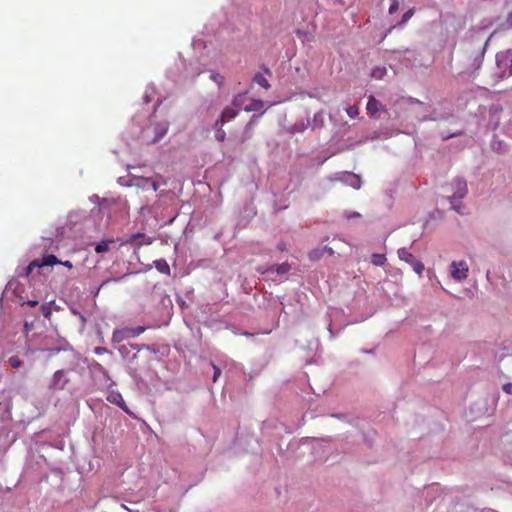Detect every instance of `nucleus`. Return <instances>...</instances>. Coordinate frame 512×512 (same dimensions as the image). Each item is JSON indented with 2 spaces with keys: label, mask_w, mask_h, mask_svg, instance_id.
Listing matches in <instances>:
<instances>
[{
  "label": "nucleus",
  "mask_w": 512,
  "mask_h": 512,
  "mask_svg": "<svg viewBox=\"0 0 512 512\" xmlns=\"http://www.w3.org/2000/svg\"><path fill=\"white\" fill-rule=\"evenodd\" d=\"M448 189L452 192V194L447 197L451 204V209L462 214V199H464L468 194L466 180L463 177H455L448 184Z\"/></svg>",
  "instance_id": "obj_1"
},
{
  "label": "nucleus",
  "mask_w": 512,
  "mask_h": 512,
  "mask_svg": "<svg viewBox=\"0 0 512 512\" xmlns=\"http://www.w3.org/2000/svg\"><path fill=\"white\" fill-rule=\"evenodd\" d=\"M494 33L495 32H493L488 37V39L485 41L483 47L479 51H477L471 55V59H470L471 62L467 65V67L464 70H462L459 73V75L461 77L474 78L478 74V71L480 70V68L483 64L487 47H488L489 42H490L492 36L494 35Z\"/></svg>",
  "instance_id": "obj_2"
},
{
  "label": "nucleus",
  "mask_w": 512,
  "mask_h": 512,
  "mask_svg": "<svg viewBox=\"0 0 512 512\" xmlns=\"http://www.w3.org/2000/svg\"><path fill=\"white\" fill-rule=\"evenodd\" d=\"M169 122L166 120L156 122L152 128L147 127L142 130L141 137L148 144H154L160 141L168 132Z\"/></svg>",
  "instance_id": "obj_3"
},
{
  "label": "nucleus",
  "mask_w": 512,
  "mask_h": 512,
  "mask_svg": "<svg viewBox=\"0 0 512 512\" xmlns=\"http://www.w3.org/2000/svg\"><path fill=\"white\" fill-rule=\"evenodd\" d=\"M54 264H63L68 268H72V263L70 261L61 262L57 259L56 256L50 254L43 257L42 260L36 259L33 260L25 269V276H29L33 273L35 269L38 270V273H45L44 270L48 267L53 266Z\"/></svg>",
  "instance_id": "obj_4"
},
{
  "label": "nucleus",
  "mask_w": 512,
  "mask_h": 512,
  "mask_svg": "<svg viewBox=\"0 0 512 512\" xmlns=\"http://www.w3.org/2000/svg\"><path fill=\"white\" fill-rule=\"evenodd\" d=\"M497 75L500 79L512 76V49L496 54Z\"/></svg>",
  "instance_id": "obj_5"
},
{
  "label": "nucleus",
  "mask_w": 512,
  "mask_h": 512,
  "mask_svg": "<svg viewBox=\"0 0 512 512\" xmlns=\"http://www.w3.org/2000/svg\"><path fill=\"white\" fill-rule=\"evenodd\" d=\"M118 183L124 186H136L141 189H151L157 191L159 186L152 178L132 176L129 181L125 177H119Z\"/></svg>",
  "instance_id": "obj_6"
},
{
  "label": "nucleus",
  "mask_w": 512,
  "mask_h": 512,
  "mask_svg": "<svg viewBox=\"0 0 512 512\" xmlns=\"http://www.w3.org/2000/svg\"><path fill=\"white\" fill-rule=\"evenodd\" d=\"M145 330L146 328L144 326L115 329L112 334V342L118 344L126 339L138 337Z\"/></svg>",
  "instance_id": "obj_7"
},
{
  "label": "nucleus",
  "mask_w": 512,
  "mask_h": 512,
  "mask_svg": "<svg viewBox=\"0 0 512 512\" xmlns=\"http://www.w3.org/2000/svg\"><path fill=\"white\" fill-rule=\"evenodd\" d=\"M398 257L401 261L409 264L413 271L419 276L422 275L424 271V264L418 260L412 253H410L406 248H400L397 251Z\"/></svg>",
  "instance_id": "obj_8"
},
{
  "label": "nucleus",
  "mask_w": 512,
  "mask_h": 512,
  "mask_svg": "<svg viewBox=\"0 0 512 512\" xmlns=\"http://www.w3.org/2000/svg\"><path fill=\"white\" fill-rule=\"evenodd\" d=\"M450 268V274L454 280L460 282L468 277L469 268L464 260L458 262L453 261L450 265Z\"/></svg>",
  "instance_id": "obj_9"
},
{
  "label": "nucleus",
  "mask_w": 512,
  "mask_h": 512,
  "mask_svg": "<svg viewBox=\"0 0 512 512\" xmlns=\"http://www.w3.org/2000/svg\"><path fill=\"white\" fill-rule=\"evenodd\" d=\"M70 379L67 376V371L65 370H57L48 385L51 390H63L66 385L69 383Z\"/></svg>",
  "instance_id": "obj_10"
},
{
  "label": "nucleus",
  "mask_w": 512,
  "mask_h": 512,
  "mask_svg": "<svg viewBox=\"0 0 512 512\" xmlns=\"http://www.w3.org/2000/svg\"><path fill=\"white\" fill-rule=\"evenodd\" d=\"M107 401L118 406L129 416L136 418L134 413L127 407L120 392L114 390L110 391L109 394L107 395Z\"/></svg>",
  "instance_id": "obj_11"
},
{
  "label": "nucleus",
  "mask_w": 512,
  "mask_h": 512,
  "mask_svg": "<svg viewBox=\"0 0 512 512\" xmlns=\"http://www.w3.org/2000/svg\"><path fill=\"white\" fill-rule=\"evenodd\" d=\"M262 69L264 71V74L261 72H257L253 77V82L261 86L262 88L268 90L271 87V85L268 79L266 78V75L272 76V71L265 65L262 66Z\"/></svg>",
  "instance_id": "obj_12"
},
{
  "label": "nucleus",
  "mask_w": 512,
  "mask_h": 512,
  "mask_svg": "<svg viewBox=\"0 0 512 512\" xmlns=\"http://www.w3.org/2000/svg\"><path fill=\"white\" fill-rule=\"evenodd\" d=\"M238 113H239L238 109H235L233 107H226L222 111L220 117L217 119L215 125L216 126L223 125L225 123V121L234 119L238 115Z\"/></svg>",
  "instance_id": "obj_13"
},
{
  "label": "nucleus",
  "mask_w": 512,
  "mask_h": 512,
  "mask_svg": "<svg viewBox=\"0 0 512 512\" xmlns=\"http://www.w3.org/2000/svg\"><path fill=\"white\" fill-rule=\"evenodd\" d=\"M310 126V119L307 118L306 120L302 119L300 121H297L295 124L289 126L286 128V131L289 134H297V133H303L305 132Z\"/></svg>",
  "instance_id": "obj_14"
},
{
  "label": "nucleus",
  "mask_w": 512,
  "mask_h": 512,
  "mask_svg": "<svg viewBox=\"0 0 512 512\" xmlns=\"http://www.w3.org/2000/svg\"><path fill=\"white\" fill-rule=\"evenodd\" d=\"M367 112L370 115H375L379 111H384V106L380 101H378L374 96H369L367 105H366Z\"/></svg>",
  "instance_id": "obj_15"
},
{
  "label": "nucleus",
  "mask_w": 512,
  "mask_h": 512,
  "mask_svg": "<svg viewBox=\"0 0 512 512\" xmlns=\"http://www.w3.org/2000/svg\"><path fill=\"white\" fill-rule=\"evenodd\" d=\"M325 126V116H324V112L323 111H319L317 113L314 114L313 118H312V121H310V126L311 129L314 131V130H317V129H322L324 128Z\"/></svg>",
  "instance_id": "obj_16"
},
{
  "label": "nucleus",
  "mask_w": 512,
  "mask_h": 512,
  "mask_svg": "<svg viewBox=\"0 0 512 512\" xmlns=\"http://www.w3.org/2000/svg\"><path fill=\"white\" fill-rule=\"evenodd\" d=\"M342 180L354 189H360L362 184L361 178L354 173L346 172Z\"/></svg>",
  "instance_id": "obj_17"
},
{
  "label": "nucleus",
  "mask_w": 512,
  "mask_h": 512,
  "mask_svg": "<svg viewBox=\"0 0 512 512\" xmlns=\"http://www.w3.org/2000/svg\"><path fill=\"white\" fill-rule=\"evenodd\" d=\"M115 243H116V240H114V239H106V240L97 242L94 247L95 252L99 253V254L107 252L110 250V246L114 245Z\"/></svg>",
  "instance_id": "obj_18"
},
{
  "label": "nucleus",
  "mask_w": 512,
  "mask_h": 512,
  "mask_svg": "<svg viewBox=\"0 0 512 512\" xmlns=\"http://www.w3.org/2000/svg\"><path fill=\"white\" fill-rule=\"evenodd\" d=\"M132 350L140 351L138 344L121 345L118 347V352L123 358H129Z\"/></svg>",
  "instance_id": "obj_19"
},
{
  "label": "nucleus",
  "mask_w": 512,
  "mask_h": 512,
  "mask_svg": "<svg viewBox=\"0 0 512 512\" xmlns=\"http://www.w3.org/2000/svg\"><path fill=\"white\" fill-rule=\"evenodd\" d=\"M155 268L162 274L169 275L170 267L165 259H157L154 261Z\"/></svg>",
  "instance_id": "obj_20"
},
{
  "label": "nucleus",
  "mask_w": 512,
  "mask_h": 512,
  "mask_svg": "<svg viewBox=\"0 0 512 512\" xmlns=\"http://www.w3.org/2000/svg\"><path fill=\"white\" fill-rule=\"evenodd\" d=\"M128 275H130L129 273H126L124 274L123 276L121 277H113V278H108L106 280H104L102 283L99 284V286L94 289V296H97L101 290V288H103L104 286H106L109 282H119L121 281L123 278L127 277Z\"/></svg>",
  "instance_id": "obj_21"
},
{
  "label": "nucleus",
  "mask_w": 512,
  "mask_h": 512,
  "mask_svg": "<svg viewBox=\"0 0 512 512\" xmlns=\"http://www.w3.org/2000/svg\"><path fill=\"white\" fill-rule=\"evenodd\" d=\"M326 252V248L318 247L309 252V259L312 261L320 260Z\"/></svg>",
  "instance_id": "obj_22"
},
{
  "label": "nucleus",
  "mask_w": 512,
  "mask_h": 512,
  "mask_svg": "<svg viewBox=\"0 0 512 512\" xmlns=\"http://www.w3.org/2000/svg\"><path fill=\"white\" fill-rule=\"evenodd\" d=\"M386 256L384 254L374 253L371 256V263L375 266L382 267L386 263Z\"/></svg>",
  "instance_id": "obj_23"
},
{
  "label": "nucleus",
  "mask_w": 512,
  "mask_h": 512,
  "mask_svg": "<svg viewBox=\"0 0 512 512\" xmlns=\"http://www.w3.org/2000/svg\"><path fill=\"white\" fill-rule=\"evenodd\" d=\"M386 73H387V69L385 67L378 66V67H375L372 69L371 76L374 79L381 80L386 75Z\"/></svg>",
  "instance_id": "obj_24"
},
{
  "label": "nucleus",
  "mask_w": 512,
  "mask_h": 512,
  "mask_svg": "<svg viewBox=\"0 0 512 512\" xmlns=\"http://www.w3.org/2000/svg\"><path fill=\"white\" fill-rule=\"evenodd\" d=\"M290 269H291V266L287 262L281 263L279 265H274V271L278 275L287 274L290 271Z\"/></svg>",
  "instance_id": "obj_25"
},
{
  "label": "nucleus",
  "mask_w": 512,
  "mask_h": 512,
  "mask_svg": "<svg viewBox=\"0 0 512 512\" xmlns=\"http://www.w3.org/2000/svg\"><path fill=\"white\" fill-rule=\"evenodd\" d=\"M264 103L261 100H254L249 106L245 108V111L251 112V111H259L263 108Z\"/></svg>",
  "instance_id": "obj_26"
},
{
  "label": "nucleus",
  "mask_w": 512,
  "mask_h": 512,
  "mask_svg": "<svg viewBox=\"0 0 512 512\" xmlns=\"http://www.w3.org/2000/svg\"><path fill=\"white\" fill-rule=\"evenodd\" d=\"M51 303L52 302H46V303H43L41 306H40V311L42 313V315L45 317V318H49L52 311H51Z\"/></svg>",
  "instance_id": "obj_27"
},
{
  "label": "nucleus",
  "mask_w": 512,
  "mask_h": 512,
  "mask_svg": "<svg viewBox=\"0 0 512 512\" xmlns=\"http://www.w3.org/2000/svg\"><path fill=\"white\" fill-rule=\"evenodd\" d=\"M145 237V234L144 233H135V234H132L126 241L124 242H121L120 243V246L124 245V244H133L136 242L137 239H140V238H143Z\"/></svg>",
  "instance_id": "obj_28"
},
{
  "label": "nucleus",
  "mask_w": 512,
  "mask_h": 512,
  "mask_svg": "<svg viewBox=\"0 0 512 512\" xmlns=\"http://www.w3.org/2000/svg\"><path fill=\"white\" fill-rule=\"evenodd\" d=\"M154 92H155V90L153 87L148 86L146 88L144 96H143L144 103L148 104L151 101L152 96L154 95Z\"/></svg>",
  "instance_id": "obj_29"
},
{
  "label": "nucleus",
  "mask_w": 512,
  "mask_h": 512,
  "mask_svg": "<svg viewBox=\"0 0 512 512\" xmlns=\"http://www.w3.org/2000/svg\"><path fill=\"white\" fill-rule=\"evenodd\" d=\"M93 366L96 371H98L99 373H101L103 375L104 378H106L107 380H110L108 371L100 363L95 362L93 364Z\"/></svg>",
  "instance_id": "obj_30"
},
{
  "label": "nucleus",
  "mask_w": 512,
  "mask_h": 512,
  "mask_svg": "<svg viewBox=\"0 0 512 512\" xmlns=\"http://www.w3.org/2000/svg\"><path fill=\"white\" fill-rule=\"evenodd\" d=\"M210 78H211V80L216 82L219 87L222 86V84L224 82V77L216 72H211Z\"/></svg>",
  "instance_id": "obj_31"
},
{
  "label": "nucleus",
  "mask_w": 512,
  "mask_h": 512,
  "mask_svg": "<svg viewBox=\"0 0 512 512\" xmlns=\"http://www.w3.org/2000/svg\"><path fill=\"white\" fill-rule=\"evenodd\" d=\"M346 112H347V115L350 117V118H356L359 114V109L356 105H353V106H349L347 109H346Z\"/></svg>",
  "instance_id": "obj_32"
},
{
  "label": "nucleus",
  "mask_w": 512,
  "mask_h": 512,
  "mask_svg": "<svg viewBox=\"0 0 512 512\" xmlns=\"http://www.w3.org/2000/svg\"><path fill=\"white\" fill-rule=\"evenodd\" d=\"M225 137H226V133H225V131L222 129V127H221V126H220V127H217V128H216V132H215V138H216V140H217V141H219V142H222V141H224Z\"/></svg>",
  "instance_id": "obj_33"
},
{
  "label": "nucleus",
  "mask_w": 512,
  "mask_h": 512,
  "mask_svg": "<svg viewBox=\"0 0 512 512\" xmlns=\"http://www.w3.org/2000/svg\"><path fill=\"white\" fill-rule=\"evenodd\" d=\"M8 362L13 368H19L22 365V361L18 356H11Z\"/></svg>",
  "instance_id": "obj_34"
},
{
  "label": "nucleus",
  "mask_w": 512,
  "mask_h": 512,
  "mask_svg": "<svg viewBox=\"0 0 512 512\" xmlns=\"http://www.w3.org/2000/svg\"><path fill=\"white\" fill-rule=\"evenodd\" d=\"M399 8V1L398 0H390V6H389V14H394Z\"/></svg>",
  "instance_id": "obj_35"
},
{
  "label": "nucleus",
  "mask_w": 512,
  "mask_h": 512,
  "mask_svg": "<svg viewBox=\"0 0 512 512\" xmlns=\"http://www.w3.org/2000/svg\"><path fill=\"white\" fill-rule=\"evenodd\" d=\"M413 14H414V9H409L408 11H406L403 14L402 20L399 24L400 25L405 24L413 16Z\"/></svg>",
  "instance_id": "obj_36"
},
{
  "label": "nucleus",
  "mask_w": 512,
  "mask_h": 512,
  "mask_svg": "<svg viewBox=\"0 0 512 512\" xmlns=\"http://www.w3.org/2000/svg\"><path fill=\"white\" fill-rule=\"evenodd\" d=\"M257 271L261 274H265V273H268V272H273L274 271V265H270V266H259L257 268Z\"/></svg>",
  "instance_id": "obj_37"
},
{
  "label": "nucleus",
  "mask_w": 512,
  "mask_h": 512,
  "mask_svg": "<svg viewBox=\"0 0 512 512\" xmlns=\"http://www.w3.org/2000/svg\"><path fill=\"white\" fill-rule=\"evenodd\" d=\"M512 27V11L507 15L505 23L502 24V28L509 29Z\"/></svg>",
  "instance_id": "obj_38"
},
{
  "label": "nucleus",
  "mask_w": 512,
  "mask_h": 512,
  "mask_svg": "<svg viewBox=\"0 0 512 512\" xmlns=\"http://www.w3.org/2000/svg\"><path fill=\"white\" fill-rule=\"evenodd\" d=\"M94 353L96 355H103V354L111 353V352L107 348H105V347H95L94 348Z\"/></svg>",
  "instance_id": "obj_39"
},
{
  "label": "nucleus",
  "mask_w": 512,
  "mask_h": 512,
  "mask_svg": "<svg viewBox=\"0 0 512 512\" xmlns=\"http://www.w3.org/2000/svg\"><path fill=\"white\" fill-rule=\"evenodd\" d=\"M212 367H213V370H214V374H213V382H216L217 379L220 377L221 375V369L217 366H215L214 364H212Z\"/></svg>",
  "instance_id": "obj_40"
},
{
  "label": "nucleus",
  "mask_w": 512,
  "mask_h": 512,
  "mask_svg": "<svg viewBox=\"0 0 512 512\" xmlns=\"http://www.w3.org/2000/svg\"><path fill=\"white\" fill-rule=\"evenodd\" d=\"M502 390L509 395H512V383L508 382L502 386Z\"/></svg>",
  "instance_id": "obj_41"
},
{
  "label": "nucleus",
  "mask_w": 512,
  "mask_h": 512,
  "mask_svg": "<svg viewBox=\"0 0 512 512\" xmlns=\"http://www.w3.org/2000/svg\"><path fill=\"white\" fill-rule=\"evenodd\" d=\"M260 117V115H253L251 120L247 123L245 129L246 130H249L252 128L253 126V123L257 121V119Z\"/></svg>",
  "instance_id": "obj_42"
},
{
  "label": "nucleus",
  "mask_w": 512,
  "mask_h": 512,
  "mask_svg": "<svg viewBox=\"0 0 512 512\" xmlns=\"http://www.w3.org/2000/svg\"><path fill=\"white\" fill-rule=\"evenodd\" d=\"M25 303L31 307H34L39 304V300L35 298V299H30V300L21 302V304H25Z\"/></svg>",
  "instance_id": "obj_43"
},
{
  "label": "nucleus",
  "mask_w": 512,
  "mask_h": 512,
  "mask_svg": "<svg viewBox=\"0 0 512 512\" xmlns=\"http://www.w3.org/2000/svg\"><path fill=\"white\" fill-rule=\"evenodd\" d=\"M361 215L360 213L358 212H350V213H346V218L347 219H352V218H359Z\"/></svg>",
  "instance_id": "obj_44"
},
{
  "label": "nucleus",
  "mask_w": 512,
  "mask_h": 512,
  "mask_svg": "<svg viewBox=\"0 0 512 512\" xmlns=\"http://www.w3.org/2000/svg\"><path fill=\"white\" fill-rule=\"evenodd\" d=\"M232 104L236 107H240L241 106V96H236L234 99H233V102Z\"/></svg>",
  "instance_id": "obj_45"
},
{
  "label": "nucleus",
  "mask_w": 512,
  "mask_h": 512,
  "mask_svg": "<svg viewBox=\"0 0 512 512\" xmlns=\"http://www.w3.org/2000/svg\"><path fill=\"white\" fill-rule=\"evenodd\" d=\"M67 348L63 347V348H52V349H49V351L53 354H57L59 353L60 351L62 350H66Z\"/></svg>",
  "instance_id": "obj_46"
},
{
  "label": "nucleus",
  "mask_w": 512,
  "mask_h": 512,
  "mask_svg": "<svg viewBox=\"0 0 512 512\" xmlns=\"http://www.w3.org/2000/svg\"><path fill=\"white\" fill-rule=\"evenodd\" d=\"M323 248H326L325 254H328V255H333L334 254V251H333V249L331 247L323 246Z\"/></svg>",
  "instance_id": "obj_47"
},
{
  "label": "nucleus",
  "mask_w": 512,
  "mask_h": 512,
  "mask_svg": "<svg viewBox=\"0 0 512 512\" xmlns=\"http://www.w3.org/2000/svg\"><path fill=\"white\" fill-rule=\"evenodd\" d=\"M277 249L280 251L286 250V245L284 243H280L277 245Z\"/></svg>",
  "instance_id": "obj_48"
},
{
  "label": "nucleus",
  "mask_w": 512,
  "mask_h": 512,
  "mask_svg": "<svg viewBox=\"0 0 512 512\" xmlns=\"http://www.w3.org/2000/svg\"><path fill=\"white\" fill-rule=\"evenodd\" d=\"M380 137H381V135L375 132V133H373V135H371V137H370V138H371L372 140H374V139H378V138H380Z\"/></svg>",
  "instance_id": "obj_49"
},
{
  "label": "nucleus",
  "mask_w": 512,
  "mask_h": 512,
  "mask_svg": "<svg viewBox=\"0 0 512 512\" xmlns=\"http://www.w3.org/2000/svg\"><path fill=\"white\" fill-rule=\"evenodd\" d=\"M403 52L404 53H410L411 51L409 49H405V50H403ZM394 53L400 54V53H402V50L394 51Z\"/></svg>",
  "instance_id": "obj_50"
},
{
  "label": "nucleus",
  "mask_w": 512,
  "mask_h": 512,
  "mask_svg": "<svg viewBox=\"0 0 512 512\" xmlns=\"http://www.w3.org/2000/svg\"><path fill=\"white\" fill-rule=\"evenodd\" d=\"M139 348H140V350L141 349H148V350H150V346L149 345H139Z\"/></svg>",
  "instance_id": "obj_51"
},
{
  "label": "nucleus",
  "mask_w": 512,
  "mask_h": 512,
  "mask_svg": "<svg viewBox=\"0 0 512 512\" xmlns=\"http://www.w3.org/2000/svg\"><path fill=\"white\" fill-rule=\"evenodd\" d=\"M129 374H130L132 377H136V374H137V373H136V370L131 369V370H130V372H129Z\"/></svg>",
  "instance_id": "obj_52"
},
{
  "label": "nucleus",
  "mask_w": 512,
  "mask_h": 512,
  "mask_svg": "<svg viewBox=\"0 0 512 512\" xmlns=\"http://www.w3.org/2000/svg\"><path fill=\"white\" fill-rule=\"evenodd\" d=\"M297 35H301V36H306V33L305 32H302L301 30H297Z\"/></svg>",
  "instance_id": "obj_53"
},
{
  "label": "nucleus",
  "mask_w": 512,
  "mask_h": 512,
  "mask_svg": "<svg viewBox=\"0 0 512 512\" xmlns=\"http://www.w3.org/2000/svg\"><path fill=\"white\" fill-rule=\"evenodd\" d=\"M307 95L310 97V98H316V95L313 94V93H307Z\"/></svg>",
  "instance_id": "obj_54"
},
{
  "label": "nucleus",
  "mask_w": 512,
  "mask_h": 512,
  "mask_svg": "<svg viewBox=\"0 0 512 512\" xmlns=\"http://www.w3.org/2000/svg\"><path fill=\"white\" fill-rule=\"evenodd\" d=\"M31 326H32V324L29 325L27 322L25 323L26 330H29Z\"/></svg>",
  "instance_id": "obj_55"
},
{
  "label": "nucleus",
  "mask_w": 512,
  "mask_h": 512,
  "mask_svg": "<svg viewBox=\"0 0 512 512\" xmlns=\"http://www.w3.org/2000/svg\"><path fill=\"white\" fill-rule=\"evenodd\" d=\"M242 335L247 336V337L252 336V334L249 332H243Z\"/></svg>",
  "instance_id": "obj_56"
},
{
  "label": "nucleus",
  "mask_w": 512,
  "mask_h": 512,
  "mask_svg": "<svg viewBox=\"0 0 512 512\" xmlns=\"http://www.w3.org/2000/svg\"><path fill=\"white\" fill-rule=\"evenodd\" d=\"M91 199H93V201H96V200H99V197L97 195H94L91 197Z\"/></svg>",
  "instance_id": "obj_57"
},
{
  "label": "nucleus",
  "mask_w": 512,
  "mask_h": 512,
  "mask_svg": "<svg viewBox=\"0 0 512 512\" xmlns=\"http://www.w3.org/2000/svg\"><path fill=\"white\" fill-rule=\"evenodd\" d=\"M91 199H93V201H96V200H99V197L97 195H94L91 197Z\"/></svg>",
  "instance_id": "obj_58"
},
{
  "label": "nucleus",
  "mask_w": 512,
  "mask_h": 512,
  "mask_svg": "<svg viewBox=\"0 0 512 512\" xmlns=\"http://www.w3.org/2000/svg\"><path fill=\"white\" fill-rule=\"evenodd\" d=\"M328 330H329V332L331 334V337H333V332H332V329H331V325L328 326Z\"/></svg>",
  "instance_id": "obj_59"
},
{
  "label": "nucleus",
  "mask_w": 512,
  "mask_h": 512,
  "mask_svg": "<svg viewBox=\"0 0 512 512\" xmlns=\"http://www.w3.org/2000/svg\"><path fill=\"white\" fill-rule=\"evenodd\" d=\"M136 357H137V353H133V355L131 356V360L136 359Z\"/></svg>",
  "instance_id": "obj_60"
},
{
  "label": "nucleus",
  "mask_w": 512,
  "mask_h": 512,
  "mask_svg": "<svg viewBox=\"0 0 512 512\" xmlns=\"http://www.w3.org/2000/svg\"><path fill=\"white\" fill-rule=\"evenodd\" d=\"M389 137V134L386 132L383 134V138H388Z\"/></svg>",
  "instance_id": "obj_61"
},
{
  "label": "nucleus",
  "mask_w": 512,
  "mask_h": 512,
  "mask_svg": "<svg viewBox=\"0 0 512 512\" xmlns=\"http://www.w3.org/2000/svg\"><path fill=\"white\" fill-rule=\"evenodd\" d=\"M79 315H80L81 320L84 322V321H85L84 316H83V315H81V314H79Z\"/></svg>",
  "instance_id": "obj_62"
},
{
  "label": "nucleus",
  "mask_w": 512,
  "mask_h": 512,
  "mask_svg": "<svg viewBox=\"0 0 512 512\" xmlns=\"http://www.w3.org/2000/svg\"><path fill=\"white\" fill-rule=\"evenodd\" d=\"M364 353H371L372 350H363Z\"/></svg>",
  "instance_id": "obj_63"
},
{
  "label": "nucleus",
  "mask_w": 512,
  "mask_h": 512,
  "mask_svg": "<svg viewBox=\"0 0 512 512\" xmlns=\"http://www.w3.org/2000/svg\"><path fill=\"white\" fill-rule=\"evenodd\" d=\"M129 512H138V511H132V510H129Z\"/></svg>",
  "instance_id": "obj_64"
}]
</instances>
